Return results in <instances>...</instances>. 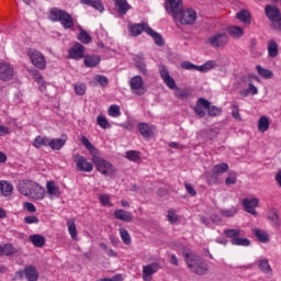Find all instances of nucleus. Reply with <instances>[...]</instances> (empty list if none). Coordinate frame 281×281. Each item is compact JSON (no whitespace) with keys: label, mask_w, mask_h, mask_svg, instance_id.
I'll list each match as a JSON object with an SVG mask.
<instances>
[{"label":"nucleus","mask_w":281,"mask_h":281,"mask_svg":"<svg viewBox=\"0 0 281 281\" xmlns=\"http://www.w3.org/2000/svg\"><path fill=\"white\" fill-rule=\"evenodd\" d=\"M29 240H31L34 247H45V237H43L42 235H31L29 237Z\"/></svg>","instance_id":"nucleus-34"},{"label":"nucleus","mask_w":281,"mask_h":281,"mask_svg":"<svg viewBox=\"0 0 281 281\" xmlns=\"http://www.w3.org/2000/svg\"><path fill=\"white\" fill-rule=\"evenodd\" d=\"M126 159H128L130 161H139V151L137 150L126 151Z\"/></svg>","instance_id":"nucleus-54"},{"label":"nucleus","mask_w":281,"mask_h":281,"mask_svg":"<svg viewBox=\"0 0 281 281\" xmlns=\"http://www.w3.org/2000/svg\"><path fill=\"white\" fill-rule=\"evenodd\" d=\"M159 271V263L154 262L143 267V280L150 281L153 276Z\"/></svg>","instance_id":"nucleus-14"},{"label":"nucleus","mask_w":281,"mask_h":281,"mask_svg":"<svg viewBox=\"0 0 281 281\" xmlns=\"http://www.w3.org/2000/svg\"><path fill=\"white\" fill-rule=\"evenodd\" d=\"M41 273L38 272V269L36 268V266H26L24 268V270H19L15 272V278H18V280H23V278H25V280L27 281H38Z\"/></svg>","instance_id":"nucleus-5"},{"label":"nucleus","mask_w":281,"mask_h":281,"mask_svg":"<svg viewBox=\"0 0 281 281\" xmlns=\"http://www.w3.org/2000/svg\"><path fill=\"white\" fill-rule=\"evenodd\" d=\"M207 109H210V101L204 98H199L193 111L198 117H205Z\"/></svg>","instance_id":"nucleus-10"},{"label":"nucleus","mask_w":281,"mask_h":281,"mask_svg":"<svg viewBox=\"0 0 281 281\" xmlns=\"http://www.w3.org/2000/svg\"><path fill=\"white\" fill-rule=\"evenodd\" d=\"M120 236L122 238V241L124 245H131L132 239H131V234L126 228H120Z\"/></svg>","instance_id":"nucleus-48"},{"label":"nucleus","mask_w":281,"mask_h":281,"mask_svg":"<svg viewBox=\"0 0 281 281\" xmlns=\"http://www.w3.org/2000/svg\"><path fill=\"white\" fill-rule=\"evenodd\" d=\"M268 218L273 223V225H280V216L278 215V212L276 211H269Z\"/></svg>","instance_id":"nucleus-56"},{"label":"nucleus","mask_w":281,"mask_h":281,"mask_svg":"<svg viewBox=\"0 0 281 281\" xmlns=\"http://www.w3.org/2000/svg\"><path fill=\"white\" fill-rule=\"evenodd\" d=\"M148 30H150V27L146 22L134 23L130 25L131 36H139L142 32H145L146 34H148Z\"/></svg>","instance_id":"nucleus-16"},{"label":"nucleus","mask_w":281,"mask_h":281,"mask_svg":"<svg viewBox=\"0 0 281 281\" xmlns=\"http://www.w3.org/2000/svg\"><path fill=\"white\" fill-rule=\"evenodd\" d=\"M265 14L269 21H271L272 25L277 21V19L281 15L280 9L276 5L267 4L265 7Z\"/></svg>","instance_id":"nucleus-15"},{"label":"nucleus","mask_w":281,"mask_h":281,"mask_svg":"<svg viewBox=\"0 0 281 281\" xmlns=\"http://www.w3.org/2000/svg\"><path fill=\"white\" fill-rule=\"evenodd\" d=\"M236 173H231L225 180L226 186H234L236 183Z\"/></svg>","instance_id":"nucleus-61"},{"label":"nucleus","mask_w":281,"mask_h":281,"mask_svg":"<svg viewBox=\"0 0 281 281\" xmlns=\"http://www.w3.org/2000/svg\"><path fill=\"white\" fill-rule=\"evenodd\" d=\"M165 8L173 21H179L181 25H194L196 23V11L192 8L183 9L181 0H167Z\"/></svg>","instance_id":"nucleus-1"},{"label":"nucleus","mask_w":281,"mask_h":281,"mask_svg":"<svg viewBox=\"0 0 281 281\" xmlns=\"http://www.w3.org/2000/svg\"><path fill=\"white\" fill-rule=\"evenodd\" d=\"M114 1V8L119 14V16H126L128 10H131V5L128 4V1L126 0H113Z\"/></svg>","instance_id":"nucleus-18"},{"label":"nucleus","mask_w":281,"mask_h":281,"mask_svg":"<svg viewBox=\"0 0 281 281\" xmlns=\"http://www.w3.org/2000/svg\"><path fill=\"white\" fill-rule=\"evenodd\" d=\"M97 124L98 126H100L101 128H111V123H109V121L106 120V116L100 114L98 117H97Z\"/></svg>","instance_id":"nucleus-46"},{"label":"nucleus","mask_w":281,"mask_h":281,"mask_svg":"<svg viewBox=\"0 0 281 281\" xmlns=\"http://www.w3.org/2000/svg\"><path fill=\"white\" fill-rule=\"evenodd\" d=\"M258 203H259L258 198H252V199L246 198L243 200V205L246 212H248V214H256V207H258Z\"/></svg>","instance_id":"nucleus-19"},{"label":"nucleus","mask_w":281,"mask_h":281,"mask_svg":"<svg viewBox=\"0 0 281 281\" xmlns=\"http://www.w3.org/2000/svg\"><path fill=\"white\" fill-rule=\"evenodd\" d=\"M257 74L261 77L265 78V80H271L273 78V71L267 68H262V66L257 65L256 66Z\"/></svg>","instance_id":"nucleus-32"},{"label":"nucleus","mask_w":281,"mask_h":281,"mask_svg":"<svg viewBox=\"0 0 281 281\" xmlns=\"http://www.w3.org/2000/svg\"><path fill=\"white\" fill-rule=\"evenodd\" d=\"M94 82H99L101 87H109V78L104 75H97L94 77Z\"/></svg>","instance_id":"nucleus-53"},{"label":"nucleus","mask_w":281,"mask_h":281,"mask_svg":"<svg viewBox=\"0 0 281 281\" xmlns=\"http://www.w3.org/2000/svg\"><path fill=\"white\" fill-rule=\"evenodd\" d=\"M184 188L188 192V194H190V196H196V190L194 189V187H192V184L190 183H184Z\"/></svg>","instance_id":"nucleus-62"},{"label":"nucleus","mask_w":281,"mask_h":281,"mask_svg":"<svg viewBox=\"0 0 281 281\" xmlns=\"http://www.w3.org/2000/svg\"><path fill=\"white\" fill-rule=\"evenodd\" d=\"M216 67V60H207L201 66H196L194 68V71H200L201 74H207V71H212Z\"/></svg>","instance_id":"nucleus-26"},{"label":"nucleus","mask_w":281,"mask_h":281,"mask_svg":"<svg viewBox=\"0 0 281 281\" xmlns=\"http://www.w3.org/2000/svg\"><path fill=\"white\" fill-rule=\"evenodd\" d=\"M110 117H120L122 115V112L120 111V105H111L108 111Z\"/></svg>","instance_id":"nucleus-51"},{"label":"nucleus","mask_w":281,"mask_h":281,"mask_svg":"<svg viewBox=\"0 0 281 281\" xmlns=\"http://www.w3.org/2000/svg\"><path fill=\"white\" fill-rule=\"evenodd\" d=\"M158 69L162 80H166V78H170V71L168 70V67H166V65L164 64L159 65Z\"/></svg>","instance_id":"nucleus-52"},{"label":"nucleus","mask_w":281,"mask_h":281,"mask_svg":"<svg viewBox=\"0 0 281 281\" xmlns=\"http://www.w3.org/2000/svg\"><path fill=\"white\" fill-rule=\"evenodd\" d=\"M68 58L72 60H80L85 58V46L80 43H76L68 52Z\"/></svg>","instance_id":"nucleus-13"},{"label":"nucleus","mask_w":281,"mask_h":281,"mask_svg":"<svg viewBox=\"0 0 281 281\" xmlns=\"http://www.w3.org/2000/svg\"><path fill=\"white\" fill-rule=\"evenodd\" d=\"M228 170H229V165H227L226 162H221L213 167V172L217 177L220 175H225V172H227Z\"/></svg>","instance_id":"nucleus-38"},{"label":"nucleus","mask_w":281,"mask_h":281,"mask_svg":"<svg viewBox=\"0 0 281 281\" xmlns=\"http://www.w3.org/2000/svg\"><path fill=\"white\" fill-rule=\"evenodd\" d=\"M19 254V249L16 247H14L13 244H4V245H1L0 244V256H14Z\"/></svg>","instance_id":"nucleus-20"},{"label":"nucleus","mask_w":281,"mask_h":281,"mask_svg":"<svg viewBox=\"0 0 281 281\" xmlns=\"http://www.w3.org/2000/svg\"><path fill=\"white\" fill-rule=\"evenodd\" d=\"M41 221L35 215H29L24 217V223L26 225H38Z\"/></svg>","instance_id":"nucleus-57"},{"label":"nucleus","mask_w":281,"mask_h":281,"mask_svg":"<svg viewBox=\"0 0 281 281\" xmlns=\"http://www.w3.org/2000/svg\"><path fill=\"white\" fill-rule=\"evenodd\" d=\"M100 56L98 55H86L83 56V65L89 68L98 67L100 65Z\"/></svg>","instance_id":"nucleus-23"},{"label":"nucleus","mask_w":281,"mask_h":281,"mask_svg":"<svg viewBox=\"0 0 281 281\" xmlns=\"http://www.w3.org/2000/svg\"><path fill=\"white\" fill-rule=\"evenodd\" d=\"M67 225L70 238H72V240H76L78 238V229L76 228V223L69 220L67 222Z\"/></svg>","instance_id":"nucleus-45"},{"label":"nucleus","mask_w":281,"mask_h":281,"mask_svg":"<svg viewBox=\"0 0 281 281\" xmlns=\"http://www.w3.org/2000/svg\"><path fill=\"white\" fill-rule=\"evenodd\" d=\"M23 207L27 212H31V214H34V212H36V206L31 202H24Z\"/></svg>","instance_id":"nucleus-63"},{"label":"nucleus","mask_w":281,"mask_h":281,"mask_svg":"<svg viewBox=\"0 0 281 281\" xmlns=\"http://www.w3.org/2000/svg\"><path fill=\"white\" fill-rule=\"evenodd\" d=\"M75 92L77 95H85L87 93V85L85 83H75Z\"/></svg>","instance_id":"nucleus-55"},{"label":"nucleus","mask_w":281,"mask_h":281,"mask_svg":"<svg viewBox=\"0 0 281 281\" xmlns=\"http://www.w3.org/2000/svg\"><path fill=\"white\" fill-rule=\"evenodd\" d=\"M48 19L49 21H53V23L59 22L63 25L64 30H71L76 25L74 16H71L69 12L58 8L49 9Z\"/></svg>","instance_id":"nucleus-3"},{"label":"nucleus","mask_w":281,"mask_h":281,"mask_svg":"<svg viewBox=\"0 0 281 281\" xmlns=\"http://www.w3.org/2000/svg\"><path fill=\"white\" fill-rule=\"evenodd\" d=\"M46 192L49 199H60V187L55 181L50 180L46 183Z\"/></svg>","instance_id":"nucleus-17"},{"label":"nucleus","mask_w":281,"mask_h":281,"mask_svg":"<svg viewBox=\"0 0 281 281\" xmlns=\"http://www.w3.org/2000/svg\"><path fill=\"white\" fill-rule=\"evenodd\" d=\"M135 63V67L139 69L140 74L146 76L148 74V69L146 68V61L144 60V54L135 55L133 58Z\"/></svg>","instance_id":"nucleus-21"},{"label":"nucleus","mask_w":281,"mask_h":281,"mask_svg":"<svg viewBox=\"0 0 281 281\" xmlns=\"http://www.w3.org/2000/svg\"><path fill=\"white\" fill-rule=\"evenodd\" d=\"M236 19L241 21V23L249 24L251 23V14L247 10H241L236 14Z\"/></svg>","instance_id":"nucleus-39"},{"label":"nucleus","mask_w":281,"mask_h":281,"mask_svg":"<svg viewBox=\"0 0 281 281\" xmlns=\"http://www.w3.org/2000/svg\"><path fill=\"white\" fill-rule=\"evenodd\" d=\"M229 37L226 33H217L209 38L211 47H224V45H227Z\"/></svg>","instance_id":"nucleus-11"},{"label":"nucleus","mask_w":281,"mask_h":281,"mask_svg":"<svg viewBox=\"0 0 281 281\" xmlns=\"http://www.w3.org/2000/svg\"><path fill=\"white\" fill-rule=\"evenodd\" d=\"M183 258L192 273H196V276H207L210 273V266L201 256L192 251H183Z\"/></svg>","instance_id":"nucleus-2"},{"label":"nucleus","mask_w":281,"mask_h":281,"mask_svg":"<svg viewBox=\"0 0 281 281\" xmlns=\"http://www.w3.org/2000/svg\"><path fill=\"white\" fill-rule=\"evenodd\" d=\"M258 269L266 273L267 276H271L273 273V269H271V265H269V259L262 258L257 261Z\"/></svg>","instance_id":"nucleus-22"},{"label":"nucleus","mask_w":281,"mask_h":281,"mask_svg":"<svg viewBox=\"0 0 281 281\" xmlns=\"http://www.w3.org/2000/svg\"><path fill=\"white\" fill-rule=\"evenodd\" d=\"M224 234L226 236V238H231V240L236 239L238 236H240V229L237 228H228L224 231Z\"/></svg>","instance_id":"nucleus-49"},{"label":"nucleus","mask_w":281,"mask_h":281,"mask_svg":"<svg viewBox=\"0 0 281 281\" xmlns=\"http://www.w3.org/2000/svg\"><path fill=\"white\" fill-rule=\"evenodd\" d=\"M78 40L81 43H85V45H87V44L91 43V35H89V33H87V31L81 30L80 34L78 35Z\"/></svg>","instance_id":"nucleus-50"},{"label":"nucleus","mask_w":281,"mask_h":281,"mask_svg":"<svg viewBox=\"0 0 281 281\" xmlns=\"http://www.w3.org/2000/svg\"><path fill=\"white\" fill-rule=\"evenodd\" d=\"M74 161H75L77 170H79V172H92L93 171V165L91 162L87 161V158H85V156L77 154L74 157Z\"/></svg>","instance_id":"nucleus-9"},{"label":"nucleus","mask_w":281,"mask_h":281,"mask_svg":"<svg viewBox=\"0 0 281 281\" xmlns=\"http://www.w3.org/2000/svg\"><path fill=\"white\" fill-rule=\"evenodd\" d=\"M66 140L61 138H53L49 140L48 146L52 150H60L65 146Z\"/></svg>","instance_id":"nucleus-37"},{"label":"nucleus","mask_w":281,"mask_h":281,"mask_svg":"<svg viewBox=\"0 0 281 281\" xmlns=\"http://www.w3.org/2000/svg\"><path fill=\"white\" fill-rule=\"evenodd\" d=\"M83 5H90V8H94L98 12H102L104 10V4L100 0H81Z\"/></svg>","instance_id":"nucleus-28"},{"label":"nucleus","mask_w":281,"mask_h":281,"mask_svg":"<svg viewBox=\"0 0 281 281\" xmlns=\"http://www.w3.org/2000/svg\"><path fill=\"white\" fill-rule=\"evenodd\" d=\"M34 181L32 180H25L18 184V190L20 194H23L24 196H30V192L32 190Z\"/></svg>","instance_id":"nucleus-24"},{"label":"nucleus","mask_w":281,"mask_h":281,"mask_svg":"<svg viewBox=\"0 0 281 281\" xmlns=\"http://www.w3.org/2000/svg\"><path fill=\"white\" fill-rule=\"evenodd\" d=\"M80 142L85 146V148H87V150H89V153H90V155H92V157H95V155H98V149L95 148V146H93L91 144V142H89V139L86 136H82Z\"/></svg>","instance_id":"nucleus-33"},{"label":"nucleus","mask_w":281,"mask_h":281,"mask_svg":"<svg viewBox=\"0 0 281 281\" xmlns=\"http://www.w3.org/2000/svg\"><path fill=\"white\" fill-rule=\"evenodd\" d=\"M227 33L229 36H233V38H240V36L244 34V31L240 26H231L227 29Z\"/></svg>","instance_id":"nucleus-43"},{"label":"nucleus","mask_w":281,"mask_h":281,"mask_svg":"<svg viewBox=\"0 0 281 281\" xmlns=\"http://www.w3.org/2000/svg\"><path fill=\"white\" fill-rule=\"evenodd\" d=\"M114 216L117 218V221H124L125 223H131V221H133V214L122 209L115 210Z\"/></svg>","instance_id":"nucleus-25"},{"label":"nucleus","mask_w":281,"mask_h":281,"mask_svg":"<svg viewBox=\"0 0 281 281\" xmlns=\"http://www.w3.org/2000/svg\"><path fill=\"white\" fill-rule=\"evenodd\" d=\"M29 199H33L34 201H43V199H45V188L41 187L36 182H33L29 193Z\"/></svg>","instance_id":"nucleus-12"},{"label":"nucleus","mask_w":281,"mask_h":281,"mask_svg":"<svg viewBox=\"0 0 281 281\" xmlns=\"http://www.w3.org/2000/svg\"><path fill=\"white\" fill-rule=\"evenodd\" d=\"M148 30V36H151V38H154L156 45H158V47H164L165 43H164V37L161 36V34L157 33V31L150 29Z\"/></svg>","instance_id":"nucleus-29"},{"label":"nucleus","mask_w":281,"mask_h":281,"mask_svg":"<svg viewBox=\"0 0 281 281\" xmlns=\"http://www.w3.org/2000/svg\"><path fill=\"white\" fill-rule=\"evenodd\" d=\"M237 213H238V209H236V206L221 210L222 216H225L226 218H232V216H236Z\"/></svg>","instance_id":"nucleus-47"},{"label":"nucleus","mask_w":281,"mask_h":281,"mask_svg":"<svg viewBox=\"0 0 281 281\" xmlns=\"http://www.w3.org/2000/svg\"><path fill=\"white\" fill-rule=\"evenodd\" d=\"M49 137L47 136H36L33 146L34 148H42V146H49Z\"/></svg>","instance_id":"nucleus-35"},{"label":"nucleus","mask_w":281,"mask_h":281,"mask_svg":"<svg viewBox=\"0 0 281 281\" xmlns=\"http://www.w3.org/2000/svg\"><path fill=\"white\" fill-rule=\"evenodd\" d=\"M14 79V66L10 63L1 61L0 63V80L2 82H10Z\"/></svg>","instance_id":"nucleus-7"},{"label":"nucleus","mask_w":281,"mask_h":281,"mask_svg":"<svg viewBox=\"0 0 281 281\" xmlns=\"http://www.w3.org/2000/svg\"><path fill=\"white\" fill-rule=\"evenodd\" d=\"M207 111V115H210V117H216L217 115H221V113H223V109L216 106V105H212V103L209 101V108H206Z\"/></svg>","instance_id":"nucleus-41"},{"label":"nucleus","mask_w":281,"mask_h":281,"mask_svg":"<svg viewBox=\"0 0 281 281\" xmlns=\"http://www.w3.org/2000/svg\"><path fill=\"white\" fill-rule=\"evenodd\" d=\"M231 243L237 247H249L251 245V240H249V238L240 236L231 240Z\"/></svg>","instance_id":"nucleus-36"},{"label":"nucleus","mask_w":281,"mask_h":281,"mask_svg":"<svg viewBox=\"0 0 281 281\" xmlns=\"http://www.w3.org/2000/svg\"><path fill=\"white\" fill-rule=\"evenodd\" d=\"M181 68L186 69L187 71H194L195 65L190 61H183L181 64Z\"/></svg>","instance_id":"nucleus-64"},{"label":"nucleus","mask_w":281,"mask_h":281,"mask_svg":"<svg viewBox=\"0 0 281 281\" xmlns=\"http://www.w3.org/2000/svg\"><path fill=\"white\" fill-rule=\"evenodd\" d=\"M258 131L259 133H267L269 131V117L261 116L258 121Z\"/></svg>","instance_id":"nucleus-40"},{"label":"nucleus","mask_w":281,"mask_h":281,"mask_svg":"<svg viewBox=\"0 0 281 281\" xmlns=\"http://www.w3.org/2000/svg\"><path fill=\"white\" fill-rule=\"evenodd\" d=\"M130 88L135 95H144L146 93V87L144 86L142 76H134L130 80Z\"/></svg>","instance_id":"nucleus-8"},{"label":"nucleus","mask_w":281,"mask_h":281,"mask_svg":"<svg viewBox=\"0 0 281 281\" xmlns=\"http://www.w3.org/2000/svg\"><path fill=\"white\" fill-rule=\"evenodd\" d=\"M162 80L169 89L175 90L177 88V82L175 81V78H172L171 76Z\"/></svg>","instance_id":"nucleus-58"},{"label":"nucleus","mask_w":281,"mask_h":281,"mask_svg":"<svg viewBox=\"0 0 281 281\" xmlns=\"http://www.w3.org/2000/svg\"><path fill=\"white\" fill-rule=\"evenodd\" d=\"M137 128L143 137H150L153 135V126L148 123H138Z\"/></svg>","instance_id":"nucleus-27"},{"label":"nucleus","mask_w":281,"mask_h":281,"mask_svg":"<svg viewBox=\"0 0 281 281\" xmlns=\"http://www.w3.org/2000/svg\"><path fill=\"white\" fill-rule=\"evenodd\" d=\"M255 236L257 237V240H259V243H268L269 241V234H267V232H265L260 228L255 229Z\"/></svg>","instance_id":"nucleus-44"},{"label":"nucleus","mask_w":281,"mask_h":281,"mask_svg":"<svg viewBox=\"0 0 281 281\" xmlns=\"http://www.w3.org/2000/svg\"><path fill=\"white\" fill-rule=\"evenodd\" d=\"M167 218L171 224H175L177 221H179V216H177V213H175V210L172 209L168 211Z\"/></svg>","instance_id":"nucleus-60"},{"label":"nucleus","mask_w":281,"mask_h":281,"mask_svg":"<svg viewBox=\"0 0 281 281\" xmlns=\"http://www.w3.org/2000/svg\"><path fill=\"white\" fill-rule=\"evenodd\" d=\"M27 56H29L32 65H34V67H36V69H42V70L46 69L47 59H45V55H43V53H41L37 49H29Z\"/></svg>","instance_id":"nucleus-6"},{"label":"nucleus","mask_w":281,"mask_h":281,"mask_svg":"<svg viewBox=\"0 0 281 281\" xmlns=\"http://www.w3.org/2000/svg\"><path fill=\"white\" fill-rule=\"evenodd\" d=\"M92 161L97 170L101 172V175H108L109 177H113V175H115V168L113 167V165L98 157V155L92 157Z\"/></svg>","instance_id":"nucleus-4"},{"label":"nucleus","mask_w":281,"mask_h":281,"mask_svg":"<svg viewBox=\"0 0 281 281\" xmlns=\"http://www.w3.org/2000/svg\"><path fill=\"white\" fill-rule=\"evenodd\" d=\"M190 95H192V92L190 91V89H180L179 87L175 89V97L178 100H188Z\"/></svg>","instance_id":"nucleus-31"},{"label":"nucleus","mask_w":281,"mask_h":281,"mask_svg":"<svg viewBox=\"0 0 281 281\" xmlns=\"http://www.w3.org/2000/svg\"><path fill=\"white\" fill-rule=\"evenodd\" d=\"M0 190L3 196H10L12 194L13 187L8 181H0Z\"/></svg>","instance_id":"nucleus-42"},{"label":"nucleus","mask_w":281,"mask_h":281,"mask_svg":"<svg viewBox=\"0 0 281 281\" xmlns=\"http://www.w3.org/2000/svg\"><path fill=\"white\" fill-rule=\"evenodd\" d=\"M268 56L269 58L278 57V42H276V40H270L268 42Z\"/></svg>","instance_id":"nucleus-30"},{"label":"nucleus","mask_w":281,"mask_h":281,"mask_svg":"<svg viewBox=\"0 0 281 281\" xmlns=\"http://www.w3.org/2000/svg\"><path fill=\"white\" fill-rule=\"evenodd\" d=\"M99 201L103 206L109 205L110 207H113V204H111V198L106 194L100 195Z\"/></svg>","instance_id":"nucleus-59"}]
</instances>
